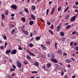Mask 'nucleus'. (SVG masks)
I'll return each mask as SVG.
<instances>
[{"label":"nucleus","instance_id":"obj_52","mask_svg":"<svg viewBox=\"0 0 78 78\" xmlns=\"http://www.w3.org/2000/svg\"><path fill=\"white\" fill-rule=\"evenodd\" d=\"M15 16V14H12L11 15V17H13V16Z\"/></svg>","mask_w":78,"mask_h":78},{"label":"nucleus","instance_id":"obj_5","mask_svg":"<svg viewBox=\"0 0 78 78\" xmlns=\"http://www.w3.org/2000/svg\"><path fill=\"white\" fill-rule=\"evenodd\" d=\"M17 66L18 67H19V68H21V67H22V64L20 62H18L17 63Z\"/></svg>","mask_w":78,"mask_h":78},{"label":"nucleus","instance_id":"obj_40","mask_svg":"<svg viewBox=\"0 0 78 78\" xmlns=\"http://www.w3.org/2000/svg\"><path fill=\"white\" fill-rule=\"evenodd\" d=\"M73 8L74 9H76L78 8V6H73Z\"/></svg>","mask_w":78,"mask_h":78},{"label":"nucleus","instance_id":"obj_21","mask_svg":"<svg viewBox=\"0 0 78 78\" xmlns=\"http://www.w3.org/2000/svg\"><path fill=\"white\" fill-rule=\"evenodd\" d=\"M5 15H8V14H9V11H8V10L5 11Z\"/></svg>","mask_w":78,"mask_h":78},{"label":"nucleus","instance_id":"obj_54","mask_svg":"<svg viewBox=\"0 0 78 78\" xmlns=\"http://www.w3.org/2000/svg\"><path fill=\"white\" fill-rule=\"evenodd\" d=\"M24 64H25V65L27 64H28V63L27 62L25 61H24Z\"/></svg>","mask_w":78,"mask_h":78},{"label":"nucleus","instance_id":"obj_53","mask_svg":"<svg viewBox=\"0 0 78 78\" xmlns=\"http://www.w3.org/2000/svg\"><path fill=\"white\" fill-rule=\"evenodd\" d=\"M48 57H50V53H48Z\"/></svg>","mask_w":78,"mask_h":78},{"label":"nucleus","instance_id":"obj_27","mask_svg":"<svg viewBox=\"0 0 78 78\" xmlns=\"http://www.w3.org/2000/svg\"><path fill=\"white\" fill-rule=\"evenodd\" d=\"M21 20L23 21V22H25V18L22 17V19H21Z\"/></svg>","mask_w":78,"mask_h":78},{"label":"nucleus","instance_id":"obj_32","mask_svg":"<svg viewBox=\"0 0 78 78\" xmlns=\"http://www.w3.org/2000/svg\"><path fill=\"white\" fill-rule=\"evenodd\" d=\"M74 11L76 12H77V13L76 14V16H78V9H76V10H75Z\"/></svg>","mask_w":78,"mask_h":78},{"label":"nucleus","instance_id":"obj_7","mask_svg":"<svg viewBox=\"0 0 78 78\" xmlns=\"http://www.w3.org/2000/svg\"><path fill=\"white\" fill-rule=\"evenodd\" d=\"M51 61H52V62H55V63H57V62H58V61L56 60V59L55 58L51 59Z\"/></svg>","mask_w":78,"mask_h":78},{"label":"nucleus","instance_id":"obj_25","mask_svg":"<svg viewBox=\"0 0 78 78\" xmlns=\"http://www.w3.org/2000/svg\"><path fill=\"white\" fill-rule=\"evenodd\" d=\"M33 24V21H30L29 22V25H32Z\"/></svg>","mask_w":78,"mask_h":78},{"label":"nucleus","instance_id":"obj_18","mask_svg":"<svg viewBox=\"0 0 78 78\" xmlns=\"http://www.w3.org/2000/svg\"><path fill=\"white\" fill-rule=\"evenodd\" d=\"M11 51V50H8L6 51L5 53L6 54H9V53H10Z\"/></svg>","mask_w":78,"mask_h":78},{"label":"nucleus","instance_id":"obj_41","mask_svg":"<svg viewBox=\"0 0 78 78\" xmlns=\"http://www.w3.org/2000/svg\"><path fill=\"white\" fill-rule=\"evenodd\" d=\"M0 48L1 50H3V49H4V46H0Z\"/></svg>","mask_w":78,"mask_h":78},{"label":"nucleus","instance_id":"obj_8","mask_svg":"<svg viewBox=\"0 0 78 78\" xmlns=\"http://www.w3.org/2000/svg\"><path fill=\"white\" fill-rule=\"evenodd\" d=\"M41 47H42V49H43V50H46V49H47V48L46 47H45V46H44L43 44H41Z\"/></svg>","mask_w":78,"mask_h":78},{"label":"nucleus","instance_id":"obj_28","mask_svg":"<svg viewBox=\"0 0 78 78\" xmlns=\"http://www.w3.org/2000/svg\"><path fill=\"white\" fill-rule=\"evenodd\" d=\"M43 68L45 71H47V70H48V69H46V67H45V66H43Z\"/></svg>","mask_w":78,"mask_h":78},{"label":"nucleus","instance_id":"obj_36","mask_svg":"<svg viewBox=\"0 0 78 78\" xmlns=\"http://www.w3.org/2000/svg\"><path fill=\"white\" fill-rule=\"evenodd\" d=\"M29 55L30 56H35V55H34V54L33 53H32L31 52V53Z\"/></svg>","mask_w":78,"mask_h":78},{"label":"nucleus","instance_id":"obj_9","mask_svg":"<svg viewBox=\"0 0 78 78\" xmlns=\"http://www.w3.org/2000/svg\"><path fill=\"white\" fill-rule=\"evenodd\" d=\"M31 17L32 19L33 20H35V16L33 14H32L31 15Z\"/></svg>","mask_w":78,"mask_h":78},{"label":"nucleus","instance_id":"obj_44","mask_svg":"<svg viewBox=\"0 0 78 78\" xmlns=\"http://www.w3.org/2000/svg\"><path fill=\"white\" fill-rule=\"evenodd\" d=\"M61 74L62 75V76H63L64 74V71H62L61 73Z\"/></svg>","mask_w":78,"mask_h":78},{"label":"nucleus","instance_id":"obj_10","mask_svg":"<svg viewBox=\"0 0 78 78\" xmlns=\"http://www.w3.org/2000/svg\"><path fill=\"white\" fill-rule=\"evenodd\" d=\"M54 12H55V8L53 7L51 11V14L52 15V14H53L54 13Z\"/></svg>","mask_w":78,"mask_h":78},{"label":"nucleus","instance_id":"obj_49","mask_svg":"<svg viewBox=\"0 0 78 78\" xmlns=\"http://www.w3.org/2000/svg\"><path fill=\"white\" fill-rule=\"evenodd\" d=\"M10 26H11L12 28H14V25L13 24H11Z\"/></svg>","mask_w":78,"mask_h":78},{"label":"nucleus","instance_id":"obj_22","mask_svg":"<svg viewBox=\"0 0 78 78\" xmlns=\"http://www.w3.org/2000/svg\"><path fill=\"white\" fill-rule=\"evenodd\" d=\"M55 47V48L56 49V50H57V48L58 47H57V43L56 42H55V44H54Z\"/></svg>","mask_w":78,"mask_h":78},{"label":"nucleus","instance_id":"obj_63","mask_svg":"<svg viewBox=\"0 0 78 78\" xmlns=\"http://www.w3.org/2000/svg\"><path fill=\"white\" fill-rule=\"evenodd\" d=\"M30 37H32L33 36V33H31L30 34Z\"/></svg>","mask_w":78,"mask_h":78},{"label":"nucleus","instance_id":"obj_35","mask_svg":"<svg viewBox=\"0 0 78 78\" xmlns=\"http://www.w3.org/2000/svg\"><path fill=\"white\" fill-rule=\"evenodd\" d=\"M15 70V69L11 68H10V72H13V71H14Z\"/></svg>","mask_w":78,"mask_h":78},{"label":"nucleus","instance_id":"obj_59","mask_svg":"<svg viewBox=\"0 0 78 78\" xmlns=\"http://www.w3.org/2000/svg\"><path fill=\"white\" fill-rule=\"evenodd\" d=\"M70 59H72V60L73 61H75V58H71Z\"/></svg>","mask_w":78,"mask_h":78},{"label":"nucleus","instance_id":"obj_13","mask_svg":"<svg viewBox=\"0 0 78 78\" xmlns=\"http://www.w3.org/2000/svg\"><path fill=\"white\" fill-rule=\"evenodd\" d=\"M57 53L59 55H61L62 54V51L59 50L57 51Z\"/></svg>","mask_w":78,"mask_h":78},{"label":"nucleus","instance_id":"obj_39","mask_svg":"<svg viewBox=\"0 0 78 78\" xmlns=\"http://www.w3.org/2000/svg\"><path fill=\"white\" fill-rule=\"evenodd\" d=\"M12 33H14L15 32V29H13L12 30V31H11Z\"/></svg>","mask_w":78,"mask_h":78},{"label":"nucleus","instance_id":"obj_37","mask_svg":"<svg viewBox=\"0 0 78 78\" xmlns=\"http://www.w3.org/2000/svg\"><path fill=\"white\" fill-rule=\"evenodd\" d=\"M46 15L47 16L48 15V12H49V9H47L46 10Z\"/></svg>","mask_w":78,"mask_h":78},{"label":"nucleus","instance_id":"obj_23","mask_svg":"<svg viewBox=\"0 0 78 78\" xmlns=\"http://www.w3.org/2000/svg\"><path fill=\"white\" fill-rule=\"evenodd\" d=\"M40 39H41V37H35V40L36 41H39V40H40Z\"/></svg>","mask_w":78,"mask_h":78},{"label":"nucleus","instance_id":"obj_58","mask_svg":"<svg viewBox=\"0 0 78 78\" xmlns=\"http://www.w3.org/2000/svg\"><path fill=\"white\" fill-rule=\"evenodd\" d=\"M47 24L48 25H51V23L50 22H49L48 23H47Z\"/></svg>","mask_w":78,"mask_h":78},{"label":"nucleus","instance_id":"obj_34","mask_svg":"<svg viewBox=\"0 0 78 78\" xmlns=\"http://www.w3.org/2000/svg\"><path fill=\"white\" fill-rule=\"evenodd\" d=\"M71 27V26H70V25H69L68 26H66V29H69V28H70Z\"/></svg>","mask_w":78,"mask_h":78},{"label":"nucleus","instance_id":"obj_20","mask_svg":"<svg viewBox=\"0 0 78 78\" xmlns=\"http://www.w3.org/2000/svg\"><path fill=\"white\" fill-rule=\"evenodd\" d=\"M47 66L49 68H50L51 66V64L48 63L47 64Z\"/></svg>","mask_w":78,"mask_h":78},{"label":"nucleus","instance_id":"obj_56","mask_svg":"<svg viewBox=\"0 0 78 78\" xmlns=\"http://www.w3.org/2000/svg\"><path fill=\"white\" fill-rule=\"evenodd\" d=\"M63 56H66V55H67V53H63Z\"/></svg>","mask_w":78,"mask_h":78},{"label":"nucleus","instance_id":"obj_60","mask_svg":"<svg viewBox=\"0 0 78 78\" xmlns=\"http://www.w3.org/2000/svg\"><path fill=\"white\" fill-rule=\"evenodd\" d=\"M75 4L76 5H78V2H76Z\"/></svg>","mask_w":78,"mask_h":78},{"label":"nucleus","instance_id":"obj_62","mask_svg":"<svg viewBox=\"0 0 78 78\" xmlns=\"http://www.w3.org/2000/svg\"><path fill=\"white\" fill-rule=\"evenodd\" d=\"M69 25V23H66L64 24V25L65 26H66V25Z\"/></svg>","mask_w":78,"mask_h":78},{"label":"nucleus","instance_id":"obj_48","mask_svg":"<svg viewBox=\"0 0 78 78\" xmlns=\"http://www.w3.org/2000/svg\"><path fill=\"white\" fill-rule=\"evenodd\" d=\"M12 66H13V69H16V66H15V65H12Z\"/></svg>","mask_w":78,"mask_h":78},{"label":"nucleus","instance_id":"obj_42","mask_svg":"<svg viewBox=\"0 0 78 78\" xmlns=\"http://www.w3.org/2000/svg\"><path fill=\"white\" fill-rule=\"evenodd\" d=\"M61 7H59L58 9V11H61Z\"/></svg>","mask_w":78,"mask_h":78},{"label":"nucleus","instance_id":"obj_15","mask_svg":"<svg viewBox=\"0 0 78 78\" xmlns=\"http://www.w3.org/2000/svg\"><path fill=\"white\" fill-rule=\"evenodd\" d=\"M61 27H60V26H58L57 27V31H59Z\"/></svg>","mask_w":78,"mask_h":78},{"label":"nucleus","instance_id":"obj_17","mask_svg":"<svg viewBox=\"0 0 78 78\" xmlns=\"http://www.w3.org/2000/svg\"><path fill=\"white\" fill-rule=\"evenodd\" d=\"M2 36L3 38H4V39L5 40H6L7 39V37H6V36L5 35L3 36L2 35Z\"/></svg>","mask_w":78,"mask_h":78},{"label":"nucleus","instance_id":"obj_4","mask_svg":"<svg viewBox=\"0 0 78 78\" xmlns=\"http://www.w3.org/2000/svg\"><path fill=\"white\" fill-rule=\"evenodd\" d=\"M22 31L23 32L24 34H25V35H28L29 34L28 32V31L23 30H22Z\"/></svg>","mask_w":78,"mask_h":78},{"label":"nucleus","instance_id":"obj_46","mask_svg":"<svg viewBox=\"0 0 78 78\" xmlns=\"http://www.w3.org/2000/svg\"><path fill=\"white\" fill-rule=\"evenodd\" d=\"M69 17V15H66V19H68Z\"/></svg>","mask_w":78,"mask_h":78},{"label":"nucleus","instance_id":"obj_1","mask_svg":"<svg viewBox=\"0 0 78 78\" xmlns=\"http://www.w3.org/2000/svg\"><path fill=\"white\" fill-rule=\"evenodd\" d=\"M76 17H77V15H76L74 16L71 18L70 21L71 22H73V21H75V20H76Z\"/></svg>","mask_w":78,"mask_h":78},{"label":"nucleus","instance_id":"obj_12","mask_svg":"<svg viewBox=\"0 0 78 78\" xmlns=\"http://www.w3.org/2000/svg\"><path fill=\"white\" fill-rule=\"evenodd\" d=\"M31 9L32 11H34L36 9V7L33 5H32Z\"/></svg>","mask_w":78,"mask_h":78},{"label":"nucleus","instance_id":"obj_47","mask_svg":"<svg viewBox=\"0 0 78 78\" xmlns=\"http://www.w3.org/2000/svg\"><path fill=\"white\" fill-rule=\"evenodd\" d=\"M50 42L49 41H48L47 42L46 44L47 45H50Z\"/></svg>","mask_w":78,"mask_h":78},{"label":"nucleus","instance_id":"obj_51","mask_svg":"<svg viewBox=\"0 0 78 78\" xmlns=\"http://www.w3.org/2000/svg\"><path fill=\"white\" fill-rule=\"evenodd\" d=\"M50 27L51 29H53V25H51Z\"/></svg>","mask_w":78,"mask_h":78},{"label":"nucleus","instance_id":"obj_57","mask_svg":"<svg viewBox=\"0 0 78 78\" xmlns=\"http://www.w3.org/2000/svg\"><path fill=\"white\" fill-rule=\"evenodd\" d=\"M22 30H23L24 28H25V25H23V26L22 27Z\"/></svg>","mask_w":78,"mask_h":78},{"label":"nucleus","instance_id":"obj_31","mask_svg":"<svg viewBox=\"0 0 78 78\" xmlns=\"http://www.w3.org/2000/svg\"><path fill=\"white\" fill-rule=\"evenodd\" d=\"M2 19H4L5 18V15L3 14H2Z\"/></svg>","mask_w":78,"mask_h":78},{"label":"nucleus","instance_id":"obj_33","mask_svg":"<svg viewBox=\"0 0 78 78\" xmlns=\"http://www.w3.org/2000/svg\"><path fill=\"white\" fill-rule=\"evenodd\" d=\"M32 73L33 74V73H35V74H36V73H37V72L36 71H32Z\"/></svg>","mask_w":78,"mask_h":78},{"label":"nucleus","instance_id":"obj_61","mask_svg":"<svg viewBox=\"0 0 78 78\" xmlns=\"http://www.w3.org/2000/svg\"><path fill=\"white\" fill-rule=\"evenodd\" d=\"M52 2H51V1H50L49 2V5H50L51 4H52Z\"/></svg>","mask_w":78,"mask_h":78},{"label":"nucleus","instance_id":"obj_64","mask_svg":"<svg viewBox=\"0 0 78 78\" xmlns=\"http://www.w3.org/2000/svg\"><path fill=\"white\" fill-rule=\"evenodd\" d=\"M72 44H73V42H71L70 43V45H72Z\"/></svg>","mask_w":78,"mask_h":78},{"label":"nucleus","instance_id":"obj_24","mask_svg":"<svg viewBox=\"0 0 78 78\" xmlns=\"http://www.w3.org/2000/svg\"><path fill=\"white\" fill-rule=\"evenodd\" d=\"M49 32V33H51V34H52V35H53V31H52V30H48Z\"/></svg>","mask_w":78,"mask_h":78},{"label":"nucleus","instance_id":"obj_6","mask_svg":"<svg viewBox=\"0 0 78 78\" xmlns=\"http://www.w3.org/2000/svg\"><path fill=\"white\" fill-rule=\"evenodd\" d=\"M65 61L66 62H67V63H70V62H72V60L69 59H66Z\"/></svg>","mask_w":78,"mask_h":78},{"label":"nucleus","instance_id":"obj_43","mask_svg":"<svg viewBox=\"0 0 78 78\" xmlns=\"http://www.w3.org/2000/svg\"><path fill=\"white\" fill-rule=\"evenodd\" d=\"M20 15H22V14L23 12H22V11H20L19 12Z\"/></svg>","mask_w":78,"mask_h":78},{"label":"nucleus","instance_id":"obj_29","mask_svg":"<svg viewBox=\"0 0 78 78\" xmlns=\"http://www.w3.org/2000/svg\"><path fill=\"white\" fill-rule=\"evenodd\" d=\"M51 56V57L52 58H55V55L54 53L52 54Z\"/></svg>","mask_w":78,"mask_h":78},{"label":"nucleus","instance_id":"obj_45","mask_svg":"<svg viewBox=\"0 0 78 78\" xmlns=\"http://www.w3.org/2000/svg\"><path fill=\"white\" fill-rule=\"evenodd\" d=\"M76 33H76H77V32H76L75 31H74L72 32V34H75Z\"/></svg>","mask_w":78,"mask_h":78},{"label":"nucleus","instance_id":"obj_55","mask_svg":"<svg viewBox=\"0 0 78 78\" xmlns=\"http://www.w3.org/2000/svg\"><path fill=\"white\" fill-rule=\"evenodd\" d=\"M64 78H68V76H67L66 75H65Z\"/></svg>","mask_w":78,"mask_h":78},{"label":"nucleus","instance_id":"obj_26","mask_svg":"<svg viewBox=\"0 0 78 78\" xmlns=\"http://www.w3.org/2000/svg\"><path fill=\"white\" fill-rule=\"evenodd\" d=\"M60 35L62 36H64V33L63 32H60Z\"/></svg>","mask_w":78,"mask_h":78},{"label":"nucleus","instance_id":"obj_2","mask_svg":"<svg viewBox=\"0 0 78 78\" xmlns=\"http://www.w3.org/2000/svg\"><path fill=\"white\" fill-rule=\"evenodd\" d=\"M17 6L15 5H12L11 6V8L15 10L17 9Z\"/></svg>","mask_w":78,"mask_h":78},{"label":"nucleus","instance_id":"obj_16","mask_svg":"<svg viewBox=\"0 0 78 78\" xmlns=\"http://www.w3.org/2000/svg\"><path fill=\"white\" fill-rule=\"evenodd\" d=\"M26 58L27 59H31V57L28 55H27Z\"/></svg>","mask_w":78,"mask_h":78},{"label":"nucleus","instance_id":"obj_50","mask_svg":"<svg viewBox=\"0 0 78 78\" xmlns=\"http://www.w3.org/2000/svg\"><path fill=\"white\" fill-rule=\"evenodd\" d=\"M19 47H18V49L19 50H22V48H21V47L20 46H19Z\"/></svg>","mask_w":78,"mask_h":78},{"label":"nucleus","instance_id":"obj_19","mask_svg":"<svg viewBox=\"0 0 78 78\" xmlns=\"http://www.w3.org/2000/svg\"><path fill=\"white\" fill-rule=\"evenodd\" d=\"M28 46H29L30 47H33V44L32 43H30L29 44H28Z\"/></svg>","mask_w":78,"mask_h":78},{"label":"nucleus","instance_id":"obj_38","mask_svg":"<svg viewBox=\"0 0 78 78\" xmlns=\"http://www.w3.org/2000/svg\"><path fill=\"white\" fill-rule=\"evenodd\" d=\"M8 45V43L6 42H5V46H4V48H6V45Z\"/></svg>","mask_w":78,"mask_h":78},{"label":"nucleus","instance_id":"obj_3","mask_svg":"<svg viewBox=\"0 0 78 78\" xmlns=\"http://www.w3.org/2000/svg\"><path fill=\"white\" fill-rule=\"evenodd\" d=\"M16 53H17V50H16L15 49H14L13 50H12L11 52V53L12 55L16 54Z\"/></svg>","mask_w":78,"mask_h":78},{"label":"nucleus","instance_id":"obj_11","mask_svg":"<svg viewBox=\"0 0 78 78\" xmlns=\"http://www.w3.org/2000/svg\"><path fill=\"white\" fill-rule=\"evenodd\" d=\"M34 66H35L38 67L39 66V63L37 62H34Z\"/></svg>","mask_w":78,"mask_h":78},{"label":"nucleus","instance_id":"obj_14","mask_svg":"<svg viewBox=\"0 0 78 78\" xmlns=\"http://www.w3.org/2000/svg\"><path fill=\"white\" fill-rule=\"evenodd\" d=\"M24 10L27 13V14H29V11H28V10L27 8L24 9Z\"/></svg>","mask_w":78,"mask_h":78},{"label":"nucleus","instance_id":"obj_30","mask_svg":"<svg viewBox=\"0 0 78 78\" xmlns=\"http://www.w3.org/2000/svg\"><path fill=\"white\" fill-rule=\"evenodd\" d=\"M26 51L27 52V53H29V55L30 54H31V51H30L28 49Z\"/></svg>","mask_w":78,"mask_h":78}]
</instances>
